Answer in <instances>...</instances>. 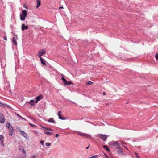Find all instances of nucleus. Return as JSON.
I'll list each match as a JSON object with an SVG mask.
<instances>
[{
  "mask_svg": "<svg viewBox=\"0 0 158 158\" xmlns=\"http://www.w3.org/2000/svg\"><path fill=\"white\" fill-rule=\"evenodd\" d=\"M27 15V12L26 10H23L22 11V14L20 15V19L21 20L24 21L25 20V17Z\"/></svg>",
  "mask_w": 158,
  "mask_h": 158,
  "instance_id": "obj_1",
  "label": "nucleus"
},
{
  "mask_svg": "<svg viewBox=\"0 0 158 158\" xmlns=\"http://www.w3.org/2000/svg\"><path fill=\"white\" fill-rule=\"evenodd\" d=\"M98 137H100V138L104 142H105L106 141L107 137L109 136L102 135V134H98Z\"/></svg>",
  "mask_w": 158,
  "mask_h": 158,
  "instance_id": "obj_2",
  "label": "nucleus"
},
{
  "mask_svg": "<svg viewBox=\"0 0 158 158\" xmlns=\"http://www.w3.org/2000/svg\"><path fill=\"white\" fill-rule=\"evenodd\" d=\"M77 133L78 135L80 136H85L88 138H91V136L89 135L83 133L79 131L77 132Z\"/></svg>",
  "mask_w": 158,
  "mask_h": 158,
  "instance_id": "obj_3",
  "label": "nucleus"
},
{
  "mask_svg": "<svg viewBox=\"0 0 158 158\" xmlns=\"http://www.w3.org/2000/svg\"><path fill=\"white\" fill-rule=\"evenodd\" d=\"M46 52V51L45 49H43L41 50V51H38V56L40 58H41V56L44 54H45Z\"/></svg>",
  "mask_w": 158,
  "mask_h": 158,
  "instance_id": "obj_4",
  "label": "nucleus"
},
{
  "mask_svg": "<svg viewBox=\"0 0 158 158\" xmlns=\"http://www.w3.org/2000/svg\"><path fill=\"white\" fill-rule=\"evenodd\" d=\"M5 122L4 116L2 113H0V123H3Z\"/></svg>",
  "mask_w": 158,
  "mask_h": 158,
  "instance_id": "obj_5",
  "label": "nucleus"
},
{
  "mask_svg": "<svg viewBox=\"0 0 158 158\" xmlns=\"http://www.w3.org/2000/svg\"><path fill=\"white\" fill-rule=\"evenodd\" d=\"M43 98V96L42 95H40L38 96L36 98V101L35 103H37L38 101H40V100L42 99Z\"/></svg>",
  "mask_w": 158,
  "mask_h": 158,
  "instance_id": "obj_6",
  "label": "nucleus"
},
{
  "mask_svg": "<svg viewBox=\"0 0 158 158\" xmlns=\"http://www.w3.org/2000/svg\"><path fill=\"white\" fill-rule=\"evenodd\" d=\"M116 149H118V153L121 154L123 153V151L122 149L119 147H117Z\"/></svg>",
  "mask_w": 158,
  "mask_h": 158,
  "instance_id": "obj_7",
  "label": "nucleus"
},
{
  "mask_svg": "<svg viewBox=\"0 0 158 158\" xmlns=\"http://www.w3.org/2000/svg\"><path fill=\"white\" fill-rule=\"evenodd\" d=\"M19 131L21 133V135L25 138H27V134L24 131H21V130H19Z\"/></svg>",
  "mask_w": 158,
  "mask_h": 158,
  "instance_id": "obj_8",
  "label": "nucleus"
},
{
  "mask_svg": "<svg viewBox=\"0 0 158 158\" xmlns=\"http://www.w3.org/2000/svg\"><path fill=\"white\" fill-rule=\"evenodd\" d=\"M120 143L118 141H114V146H117V147H119Z\"/></svg>",
  "mask_w": 158,
  "mask_h": 158,
  "instance_id": "obj_9",
  "label": "nucleus"
},
{
  "mask_svg": "<svg viewBox=\"0 0 158 158\" xmlns=\"http://www.w3.org/2000/svg\"><path fill=\"white\" fill-rule=\"evenodd\" d=\"M37 5L36 6V8L37 9L40 5L41 1L40 0H37Z\"/></svg>",
  "mask_w": 158,
  "mask_h": 158,
  "instance_id": "obj_10",
  "label": "nucleus"
},
{
  "mask_svg": "<svg viewBox=\"0 0 158 158\" xmlns=\"http://www.w3.org/2000/svg\"><path fill=\"white\" fill-rule=\"evenodd\" d=\"M40 61L42 64L44 65H46V62L45 60L43 59L42 57L40 58Z\"/></svg>",
  "mask_w": 158,
  "mask_h": 158,
  "instance_id": "obj_11",
  "label": "nucleus"
},
{
  "mask_svg": "<svg viewBox=\"0 0 158 158\" xmlns=\"http://www.w3.org/2000/svg\"><path fill=\"white\" fill-rule=\"evenodd\" d=\"M61 112L60 111H59L58 113V116L59 118V119H61V120H65V119L64 118H63L62 117H61Z\"/></svg>",
  "mask_w": 158,
  "mask_h": 158,
  "instance_id": "obj_12",
  "label": "nucleus"
},
{
  "mask_svg": "<svg viewBox=\"0 0 158 158\" xmlns=\"http://www.w3.org/2000/svg\"><path fill=\"white\" fill-rule=\"evenodd\" d=\"M28 28L27 25L25 26L24 24H22V31L24 30L25 29H27Z\"/></svg>",
  "mask_w": 158,
  "mask_h": 158,
  "instance_id": "obj_13",
  "label": "nucleus"
},
{
  "mask_svg": "<svg viewBox=\"0 0 158 158\" xmlns=\"http://www.w3.org/2000/svg\"><path fill=\"white\" fill-rule=\"evenodd\" d=\"M48 121L49 122L52 123H56L55 121L52 118H51L48 120Z\"/></svg>",
  "mask_w": 158,
  "mask_h": 158,
  "instance_id": "obj_14",
  "label": "nucleus"
},
{
  "mask_svg": "<svg viewBox=\"0 0 158 158\" xmlns=\"http://www.w3.org/2000/svg\"><path fill=\"white\" fill-rule=\"evenodd\" d=\"M44 133L45 134L49 135H51L52 134H53L52 133H51L50 132L47 131H44Z\"/></svg>",
  "mask_w": 158,
  "mask_h": 158,
  "instance_id": "obj_15",
  "label": "nucleus"
},
{
  "mask_svg": "<svg viewBox=\"0 0 158 158\" xmlns=\"http://www.w3.org/2000/svg\"><path fill=\"white\" fill-rule=\"evenodd\" d=\"M42 128H44V129L45 130H47L49 131H52V129H51V128H47V127H42Z\"/></svg>",
  "mask_w": 158,
  "mask_h": 158,
  "instance_id": "obj_16",
  "label": "nucleus"
},
{
  "mask_svg": "<svg viewBox=\"0 0 158 158\" xmlns=\"http://www.w3.org/2000/svg\"><path fill=\"white\" fill-rule=\"evenodd\" d=\"M4 139V136L2 135H0V141H3Z\"/></svg>",
  "mask_w": 158,
  "mask_h": 158,
  "instance_id": "obj_17",
  "label": "nucleus"
},
{
  "mask_svg": "<svg viewBox=\"0 0 158 158\" xmlns=\"http://www.w3.org/2000/svg\"><path fill=\"white\" fill-rule=\"evenodd\" d=\"M29 103L31 106H33L34 103V100H31L30 101Z\"/></svg>",
  "mask_w": 158,
  "mask_h": 158,
  "instance_id": "obj_18",
  "label": "nucleus"
},
{
  "mask_svg": "<svg viewBox=\"0 0 158 158\" xmlns=\"http://www.w3.org/2000/svg\"><path fill=\"white\" fill-rule=\"evenodd\" d=\"M71 84H72V83L70 81H67V82L66 83H64V84L65 85H69Z\"/></svg>",
  "mask_w": 158,
  "mask_h": 158,
  "instance_id": "obj_19",
  "label": "nucleus"
},
{
  "mask_svg": "<svg viewBox=\"0 0 158 158\" xmlns=\"http://www.w3.org/2000/svg\"><path fill=\"white\" fill-rule=\"evenodd\" d=\"M12 43L14 44L15 46H17V43L16 40H12Z\"/></svg>",
  "mask_w": 158,
  "mask_h": 158,
  "instance_id": "obj_20",
  "label": "nucleus"
},
{
  "mask_svg": "<svg viewBox=\"0 0 158 158\" xmlns=\"http://www.w3.org/2000/svg\"><path fill=\"white\" fill-rule=\"evenodd\" d=\"M108 144L110 146H114V141H111L109 142Z\"/></svg>",
  "mask_w": 158,
  "mask_h": 158,
  "instance_id": "obj_21",
  "label": "nucleus"
},
{
  "mask_svg": "<svg viewBox=\"0 0 158 158\" xmlns=\"http://www.w3.org/2000/svg\"><path fill=\"white\" fill-rule=\"evenodd\" d=\"M103 148L105 149H106L107 151H109V150L107 146L106 145H105L103 146Z\"/></svg>",
  "mask_w": 158,
  "mask_h": 158,
  "instance_id": "obj_22",
  "label": "nucleus"
},
{
  "mask_svg": "<svg viewBox=\"0 0 158 158\" xmlns=\"http://www.w3.org/2000/svg\"><path fill=\"white\" fill-rule=\"evenodd\" d=\"M61 79L64 82V83H66L67 82V81L64 78L62 77Z\"/></svg>",
  "mask_w": 158,
  "mask_h": 158,
  "instance_id": "obj_23",
  "label": "nucleus"
},
{
  "mask_svg": "<svg viewBox=\"0 0 158 158\" xmlns=\"http://www.w3.org/2000/svg\"><path fill=\"white\" fill-rule=\"evenodd\" d=\"M29 124L30 126L32 127H37V126H36L34 124H32L31 123H30Z\"/></svg>",
  "mask_w": 158,
  "mask_h": 158,
  "instance_id": "obj_24",
  "label": "nucleus"
},
{
  "mask_svg": "<svg viewBox=\"0 0 158 158\" xmlns=\"http://www.w3.org/2000/svg\"><path fill=\"white\" fill-rule=\"evenodd\" d=\"M8 128V130L10 131V132H12V131H13V129L11 126Z\"/></svg>",
  "mask_w": 158,
  "mask_h": 158,
  "instance_id": "obj_25",
  "label": "nucleus"
},
{
  "mask_svg": "<svg viewBox=\"0 0 158 158\" xmlns=\"http://www.w3.org/2000/svg\"><path fill=\"white\" fill-rule=\"evenodd\" d=\"M1 145L3 147L5 146L4 144V141H1Z\"/></svg>",
  "mask_w": 158,
  "mask_h": 158,
  "instance_id": "obj_26",
  "label": "nucleus"
},
{
  "mask_svg": "<svg viewBox=\"0 0 158 158\" xmlns=\"http://www.w3.org/2000/svg\"><path fill=\"white\" fill-rule=\"evenodd\" d=\"M6 127L8 128L9 127H11V126L10 125V123H7L6 124Z\"/></svg>",
  "mask_w": 158,
  "mask_h": 158,
  "instance_id": "obj_27",
  "label": "nucleus"
},
{
  "mask_svg": "<svg viewBox=\"0 0 158 158\" xmlns=\"http://www.w3.org/2000/svg\"><path fill=\"white\" fill-rule=\"evenodd\" d=\"M46 145L48 147H49L51 145V143H49L47 142L46 143Z\"/></svg>",
  "mask_w": 158,
  "mask_h": 158,
  "instance_id": "obj_28",
  "label": "nucleus"
},
{
  "mask_svg": "<svg viewBox=\"0 0 158 158\" xmlns=\"http://www.w3.org/2000/svg\"><path fill=\"white\" fill-rule=\"evenodd\" d=\"M0 106L2 107H5V105L4 104H3L2 103L0 102Z\"/></svg>",
  "mask_w": 158,
  "mask_h": 158,
  "instance_id": "obj_29",
  "label": "nucleus"
},
{
  "mask_svg": "<svg viewBox=\"0 0 158 158\" xmlns=\"http://www.w3.org/2000/svg\"><path fill=\"white\" fill-rule=\"evenodd\" d=\"M22 152L23 154H26V151L23 148V149H22Z\"/></svg>",
  "mask_w": 158,
  "mask_h": 158,
  "instance_id": "obj_30",
  "label": "nucleus"
},
{
  "mask_svg": "<svg viewBox=\"0 0 158 158\" xmlns=\"http://www.w3.org/2000/svg\"><path fill=\"white\" fill-rule=\"evenodd\" d=\"M93 84V83L91 81H88L87 83V85H91L92 84Z\"/></svg>",
  "mask_w": 158,
  "mask_h": 158,
  "instance_id": "obj_31",
  "label": "nucleus"
},
{
  "mask_svg": "<svg viewBox=\"0 0 158 158\" xmlns=\"http://www.w3.org/2000/svg\"><path fill=\"white\" fill-rule=\"evenodd\" d=\"M97 157V155H94L93 156L89 157V158H96Z\"/></svg>",
  "mask_w": 158,
  "mask_h": 158,
  "instance_id": "obj_32",
  "label": "nucleus"
},
{
  "mask_svg": "<svg viewBox=\"0 0 158 158\" xmlns=\"http://www.w3.org/2000/svg\"><path fill=\"white\" fill-rule=\"evenodd\" d=\"M155 57L157 59H158V54H156Z\"/></svg>",
  "mask_w": 158,
  "mask_h": 158,
  "instance_id": "obj_33",
  "label": "nucleus"
},
{
  "mask_svg": "<svg viewBox=\"0 0 158 158\" xmlns=\"http://www.w3.org/2000/svg\"><path fill=\"white\" fill-rule=\"evenodd\" d=\"M16 115L17 116H18V117H19L20 118L21 117V116L18 114H17V113H15Z\"/></svg>",
  "mask_w": 158,
  "mask_h": 158,
  "instance_id": "obj_34",
  "label": "nucleus"
},
{
  "mask_svg": "<svg viewBox=\"0 0 158 158\" xmlns=\"http://www.w3.org/2000/svg\"><path fill=\"white\" fill-rule=\"evenodd\" d=\"M40 142L42 145H43V144H44L43 143L44 142V141H42V140Z\"/></svg>",
  "mask_w": 158,
  "mask_h": 158,
  "instance_id": "obj_35",
  "label": "nucleus"
},
{
  "mask_svg": "<svg viewBox=\"0 0 158 158\" xmlns=\"http://www.w3.org/2000/svg\"><path fill=\"white\" fill-rule=\"evenodd\" d=\"M28 118L31 120H33L34 119V118L33 117H31V116H29Z\"/></svg>",
  "mask_w": 158,
  "mask_h": 158,
  "instance_id": "obj_36",
  "label": "nucleus"
},
{
  "mask_svg": "<svg viewBox=\"0 0 158 158\" xmlns=\"http://www.w3.org/2000/svg\"><path fill=\"white\" fill-rule=\"evenodd\" d=\"M135 154L136 156V157H137V158H140L138 156V154L136 153L135 152Z\"/></svg>",
  "mask_w": 158,
  "mask_h": 158,
  "instance_id": "obj_37",
  "label": "nucleus"
},
{
  "mask_svg": "<svg viewBox=\"0 0 158 158\" xmlns=\"http://www.w3.org/2000/svg\"><path fill=\"white\" fill-rule=\"evenodd\" d=\"M59 136V134H57L55 135V137L57 138Z\"/></svg>",
  "mask_w": 158,
  "mask_h": 158,
  "instance_id": "obj_38",
  "label": "nucleus"
},
{
  "mask_svg": "<svg viewBox=\"0 0 158 158\" xmlns=\"http://www.w3.org/2000/svg\"><path fill=\"white\" fill-rule=\"evenodd\" d=\"M20 118H21L22 119H23V120H26V119H25V118H23V117H22L21 116V117H20Z\"/></svg>",
  "mask_w": 158,
  "mask_h": 158,
  "instance_id": "obj_39",
  "label": "nucleus"
},
{
  "mask_svg": "<svg viewBox=\"0 0 158 158\" xmlns=\"http://www.w3.org/2000/svg\"><path fill=\"white\" fill-rule=\"evenodd\" d=\"M89 146H89V145L88 147H86V149H89Z\"/></svg>",
  "mask_w": 158,
  "mask_h": 158,
  "instance_id": "obj_40",
  "label": "nucleus"
},
{
  "mask_svg": "<svg viewBox=\"0 0 158 158\" xmlns=\"http://www.w3.org/2000/svg\"><path fill=\"white\" fill-rule=\"evenodd\" d=\"M6 36H4L3 38V40H6Z\"/></svg>",
  "mask_w": 158,
  "mask_h": 158,
  "instance_id": "obj_41",
  "label": "nucleus"
},
{
  "mask_svg": "<svg viewBox=\"0 0 158 158\" xmlns=\"http://www.w3.org/2000/svg\"><path fill=\"white\" fill-rule=\"evenodd\" d=\"M9 135H12V132H11L9 134Z\"/></svg>",
  "mask_w": 158,
  "mask_h": 158,
  "instance_id": "obj_42",
  "label": "nucleus"
},
{
  "mask_svg": "<svg viewBox=\"0 0 158 158\" xmlns=\"http://www.w3.org/2000/svg\"><path fill=\"white\" fill-rule=\"evenodd\" d=\"M119 142H122V143H125V142H124L123 141H119Z\"/></svg>",
  "mask_w": 158,
  "mask_h": 158,
  "instance_id": "obj_43",
  "label": "nucleus"
},
{
  "mask_svg": "<svg viewBox=\"0 0 158 158\" xmlns=\"http://www.w3.org/2000/svg\"><path fill=\"white\" fill-rule=\"evenodd\" d=\"M103 95H105L106 94V93L105 92H104L103 93Z\"/></svg>",
  "mask_w": 158,
  "mask_h": 158,
  "instance_id": "obj_44",
  "label": "nucleus"
},
{
  "mask_svg": "<svg viewBox=\"0 0 158 158\" xmlns=\"http://www.w3.org/2000/svg\"><path fill=\"white\" fill-rule=\"evenodd\" d=\"M62 8H64L63 6L60 7L59 8V9H62Z\"/></svg>",
  "mask_w": 158,
  "mask_h": 158,
  "instance_id": "obj_45",
  "label": "nucleus"
},
{
  "mask_svg": "<svg viewBox=\"0 0 158 158\" xmlns=\"http://www.w3.org/2000/svg\"><path fill=\"white\" fill-rule=\"evenodd\" d=\"M22 149H23V148H19V150L20 151V150H22Z\"/></svg>",
  "mask_w": 158,
  "mask_h": 158,
  "instance_id": "obj_46",
  "label": "nucleus"
},
{
  "mask_svg": "<svg viewBox=\"0 0 158 158\" xmlns=\"http://www.w3.org/2000/svg\"><path fill=\"white\" fill-rule=\"evenodd\" d=\"M105 155L106 157V158H107V156H108V155L107 154H105Z\"/></svg>",
  "mask_w": 158,
  "mask_h": 158,
  "instance_id": "obj_47",
  "label": "nucleus"
},
{
  "mask_svg": "<svg viewBox=\"0 0 158 158\" xmlns=\"http://www.w3.org/2000/svg\"><path fill=\"white\" fill-rule=\"evenodd\" d=\"M61 76H63V77H64V75H63V74H61Z\"/></svg>",
  "mask_w": 158,
  "mask_h": 158,
  "instance_id": "obj_48",
  "label": "nucleus"
},
{
  "mask_svg": "<svg viewBox=\"0 0 158 158\" xmlns=\"http://www.w3.org/2000/svg\"><path fill=\"white\" fill-rule=\"evenodd\" d=\"M13 40H15V37H13Z\"/></svg>",
  "mask_w": 158,
  "mask_h": 158,
  "instance_id": "obj_49",
  "label": "nucleus"
},
{
  "mask_svg": "<svg viewBox=\"0 0 158 158\" xmlns=\"http://www.w3.org/2000/svg\"><path fill=\"white\" fill-rule=\"evenodd\" d=\"M107 158H110L108 156H107Z\"/></svg>",
  "mask_w": 158,
  "mask_h": 158,
  "instance_id": "obj_50",
  "label": "nucleus"
},
{
  "mask_svg": "<svg viewBox=\"0 0 158 158\" xmlns=\"http://www.w3.org/2000/svg\"><path fill=\"white\" fill-rule=\"evenodd\" d=\"M1 66H2V63H1Z\"/></svg>",
  "mask_w": 158,
  "mask_h": 158,
  "instance_id": "obj_51",
  "label": "nucleus"
},
{
  "mask_svg": "<svg viewBox=\"0 0 158 158\" xmlns=\"http://www.w3.org/2000/svg\"><path fill=\"white\" fill-rule=\"evenodd\" d=\"M126 149H127V147H126Z\"/></svg>",
  "mask_w": 158,
  "mask_h": 158,
  "instance_id": "obj_52",
  "label": "nucleus"
},
{
  "mask_svg": "<svg viewBox=\"0 0 158 158\" xmlns=\"http://www.w3.org/2000/svg\"><path fill=\"white\" fill-rule=\"evenodd\" d=\"M112 158H114L113 157H111Z\"/></svg>",
  "mask_w": 158,
  "mask_h": 158,
  "instance_id": "obj_53",
  "label": "nucleus"
}]
</instances>
